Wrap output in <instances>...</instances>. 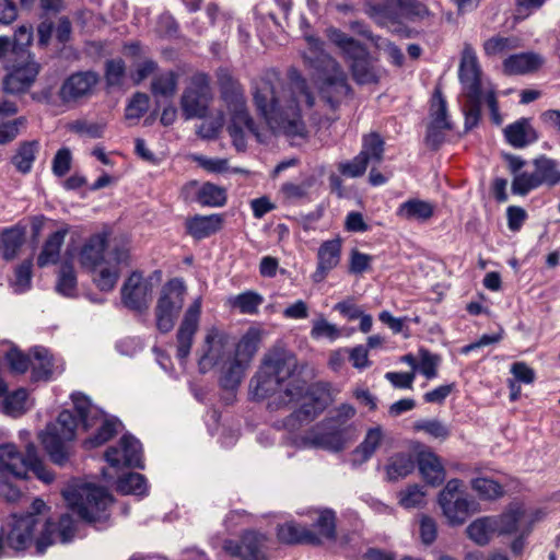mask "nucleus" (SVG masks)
<instances>
[{"instance_id":"1","label":"nucleus","mask_w":560,"mask_h":560,"mask_svg":"<svg viewBox=\"0 0 560 560\" xmlns=\"http://www.w3.org/2000/svg\"><path fill=\"white\" fill-rule=\"evenodd\" d=\"M298 358L293 352L275 348L265 354L249 382L252 398L264 400L270 397L268 409L271 411L302 401L299 409L283 419L282 425L290 432L315 420L329 400V384H307L298 374Z\"/></svg>"},{"instance_id":"2","label":"nucleus","mask_w":560,"mask_h":560,"mask_svg":"<svg viewBox=\"0 0 560 560\" xmlns=\"http://www.w3.org/2000/svg\"><path fill=\"white\" fill-rule=\"evenodd\" d=\"M253 90L257 110L275 132L291 139L306 137L299 101L283 89L279 79L259 78L253 82Z\"/></svg>"},{"instance_id":"3","label":"nucleus","mask_w":560,"mask_h":560,"mask_svg":"<svg viewBox=\"0 0 560 560\" xmlns=\"http://www.w3.org/2000/svg\"><path fill=\"white\" fill-rule=\"evenodd\" d=\"M218 80L221 97L231 113V120L226 128L228 132L236 151L244 152L247 148L244 132L245 129L261 142L258 126L249 115L242 85L229 73L228 70H220Z\"/></svg>"},{"instance_id":"4","label":"nucleus","mask_w":560,"mask_h":560,"mask_svg":"<svg viewBox=\"0 0 560 560\" xmlns=\"http://www.w3.org/2000/svg\"><path fill=\"white\" fill-rule=\"evenodd\" d=\"M327 36L341 50L357 84L368 85L380 82L381 71L376 65L377 59L363 44L335 27L327 30Z\"/></svg>"},{"instance_id":"5","label":"nucleus","mask_w":560,"mask_h":560,"mask_svg":"<svg viewBox=\"0 0 560 560\" xmlns=\"http://www.w3.org/2000/svg\"><path fill=\"white\" fill-rule=\"evenodd\" d=\"M305 59L318 72L317 84L320 100L331 109H337L342 100L352 91L339 63L324 51H312L311 56H305Z\"/></svg>"},{"instance_id":"6","label":"nucleus","mask_w":560,"mask_h":560,"mask_svg":"<svg viewBox=\"0 0 560 560\" xmlns=\"http://www.w3.org/2000/svg\"><path fill=\"white\" fill-rule=\"evenodd\" d=\"M62 495L69 509L86 523H103L109 517L107 508L113 499L104 487L92 483L74 485L63 490Z\"/></svg>"},{"instance_id":"7","label":"nucleus","mask_w":560,"mask_h":560,"mask_svg":"<svg viewBox=\"0 0 560 560\" xmlns=\"http://www.w3.org/2000/svg\"><path fill=\"white\" fill-rule=\"evenodd\" d=\"M458 79L466 97L463 113L465 116V129L476 127L481 117L482 90L481 69L477 55L470 45H465L458 69Z\"/></svg>"},{"instance_id":"8","label":"nucleus","mask_w":560,"mask_h":560,"mask_svg":"<svg viewBox=\"0 0 560 560\" xmlns=\"http://www.w3.org/2000/svg\"><path fill=\"white\" fill-rule=\"evenodd\" d=\"M78 425L79 421L73 411L65 409L40 433V442L55 465L62 467L69 462Z\"/></svg>"},{"instance_id":"9","label":"nucleus","mask_w":560,"mask_h":560,"mask_svg":"<svg viewBox=\"0 0 560 560\" xmlns=\"http://www.w3.org/2000/svg\"><path fill=\"white\" fill-rule=\"evenodd\" d=\"M71 400L84 430H89L102 420V424L96 432L83 441V446L86 450L98 447L117 434L121 422L116 417L104 418V411L95 406L89 396L75 392L71 394Z\"/></svg>"},{"instance_id":"10","label":"nucleus","mask_w":560,"mask_h":560,"mask_svg":"<svg viewBox=\"0 0 560 560\" xmlns=\"http://www.w3.org/2000/svg\"><path fill=\"white\" fill-rule=\"evenodd\" d=\"M438 503L447 524L463 525L472 514L478 512L479 504L464 489L463 481L453 478L446 482L438 495Z\"/></svg>"},{"instance_id":"11","label":"nucleus","mask_w":560,"mask_h":560,"mask_svg":"<svg viewBox=\"0 0 560 560\" xmlns=\"http://www.w3.org/2000/svg\"><path fill=\"white\" fill-rule=\"evenodd\" d=\"M533 172H523L513 177L511 190L514 195L526 196L541 186L560 185V163L545 154L532 161Z\"/></svg>"},{"instance_id":"12","label":"nucleus","mask_w":560,"mask_h":560,"mask_svg":"<svg viewBox=\"0 0 560 560\" xmlns=\"http://www.w3.org/2000/svg\"><path fill=\"white\" fill-rule=\"evenodd\" d=\"M241 348L249 350L250 353L255 351V347L252 346L250 339L247 336L240 341L237 350H235L234 343L230 342L225 334L214 328L211 329L205 338V350L198 360L199 372L206 374L214 366L231 360L237 355V351Z\"/></svg>"},{"instance_id":"13","label":"nucleus","mask_w":560,"mask_h":560,"mask_svg":"<svg viewBox=\"0 0 560 560\" xmlns=\"http://www.w3.org/2000/svg\"><path fill=\"white\" fill-rule=\"evenodd\" d=\"M211 98L210 77L205 72L192 74L179 101L185 120L206 117Z\"/></svg>"},{"instance_id":"14","label":"nucleus","mask_w":560,"mask_h":560,"mask_svg":"<svg viewBox=\"0 0 560 560\" xmlns=\"http://www.w3.org/2000/svg\"><path fill=\"white\" fill-rule=\"evenodd\" d=\"M184 300L185 285L180 280H170L163 287L155 306V325L161 334H167L174 328Z\"/></svg>"},{"instance_id":"15","label":"nucleus","mask_w":560,"mask_h":560,"mask_svg":"<svg viewBox=\"0 0 560 560\" xmlns=\"http://www.w3.org/2000/svg\"><path fill=\"white\" fill-rule=\"evenodd\" d=\"M100 81L94 70L75 71L62 81L58 96L65 105H77L94 94Z\"/></svg>"},{"instance_id":"16","label":"nucleus","mask_w":560,"mask_h":560,"mask_svg":"<svg viewBox=\"0 0 560 560\" xmlns=\"http://www.w3.org/2000/svg\"><path fill=\"white\" fill-rule=\"evenodd\" d=\"M9 70L3 79V90L8 94H22L27 92L34 84L40 66L32 57L26 59L14 58L11 63H5Z\"/></svg>"},{"instance_id":"17","label":"nucleus","mask_w":560,"mask_h":560,"mask_svg":"<svg viewBox=\"0 0 560 560\" xmlns=\"http://www.w3.org/2000/svg\"><path fill=\"white\" fill-rule=\"evenodd\" d=\"M267 536L256 530H246L240 540L225 539L223 550L240 560H267L265 551Z\"/></svg>"},{"instance_id":"18","label":"nucleus","mask_w":560,"mask_h":560,"mask_svg":"<svg viewBox=\"0 0 560 560\" xmlns=\"http://www.w3.org/2000/svg\"><path fill=\"white\" fill-rule=\"evenodd\" d=\"M303 442L308 447L338 453L346 446L345 430L325 419L303 438Z\"/></svg>"},{"instance_id":"19","label":"nucleus","mask_w":560,"mask_h":560,"mask_svg":"<svg viewBox=\"0 0 560 560\" xmlns=\"http://www.w3.org/2000/svg\"><path fill=\"white\" fill-rule=\"evenodd\" d=\"M106 462L113 467L126 466L143 469L142 445L131 434H124L119 447L112 446L105 452Z\"/></svg>"},{"instance_id":"20","label":"nucleus","mask_w":560,"mask_h":560,"mask_svg":"<svg viewBox=\"0 0 560 560\" xmlns=\"http://www.w3.org/2000/svg\"><path fill=\"white\" fill-rule=\"evenodd\" d=\"M120 293L124 306L141 313L149 307L152 284L143 279L141 272L133 271L124 282Z\"/></svg>"},{"instance_id":"21","label":"nucleus","mask_w":560,"mask_h":560,"mask_svg":"<svg viewBox=\"0 0 560 560\" xmlns=\"http://www.w3.org/2000/svg\"><path fill=\"white\" fill-rule=\"evenodd\" d=\"M36 525L37 518L34 515L25 514L18 516L14 514L8 525V532L4 533L3 528L1 530L4 546L16 551L25 550L33 540Z\"/></svg>"},{"instance_id":"22","label":"nucleus","mask_w":560,"mask_h":560,"mask_svg":"<svg viewBox=\"0 0 560 560\" xmlns=\"http://www.w3.org/2000/svg\"><path fill=\"white\" fill-rule=\"evenodd\" d=\"M201 303L196 300L189 305L176 332V358L185 363L190 354L194 337L198 330Z\"/></svg>"},{"instance_id":"23","label":"nucleus","mask_w":560,"mask_h":560,"mask_svg":"<svg viewBox=\"0 0 560 560\" xmlns=\"http://www.w3.org/2000/svg\"><path fill=\"white\" fill-rule=\"evenodd\" d=\"M128 258V250L122 247L116 246L108 252V260L104 262L106 266L93 279L101 291L109 292L115 288L120 276L119 266L126 264Z\"/></svg>"},{"instance_id":"24","label":"nucleus","mask_w":560,"mask_h":560,"mask_svg":"<svg viewBox=\"0 0 560 560\" xmlns=\"http://www.w3.org/2000/svg\"><path fill=\"white\" fill-rule=\"evenodd\" d=\"M364 13L380 26L400 24V0H365Z\"/></svg>"},{"instance_id":"25","label":"nucleus","mask_w":560,"mask_h":560,"mask_svg":"<svg viewBox=\"0 0 560 560\" xmlns=\"http://www.w3.org/2000/svg\"><path fill=\"white\" fill-rule=\"evenodd\" d=\"M56 529H58V536L60 541L66 544L69 542L75 533L73 520L69 514L60 516L58 524L47 521L44 525L40 536L36 540V550L38 553H44L50 545L54 544L52 536Z\"/></svg>"},{"instance_id":"26","label":"nucleus","mask_w":560,"mask_h":560,"mask_svg":"<svg viewBox=\"0 0 560 560\" xmlns=\"http://www.w3.org/2000/svg\"><path fill=\"white\" fill-rule=\"evenodd\" d=\"M340 254L341 242L339 238L322 243L317 252V268L312 275L314 282H322L328 272L337 267L340 261Z\"/></svg>"},{"instance_id":"27","label":"nucleus","mask_w":560,"mask_h":560,"mask_svg":"<svg viewBox=\"0 0 560 560\" xmlns=\"http://www.w3.org/2000/svg\"><path fill=\"white\" fill-rule=\"evenodd\" d=\"M277 537L280 542L285 545L307 544L312 546H319L323 542L319 536L316 535V532L293 521L278 525Z\"/></svg>"},{"instance_id":"28","label":"nucleus","mask_w":560,"mask_h":560,"mask_svg":"<svg viewBox=\"0 0 560 560\" xmlns=\"http://www.w3.org/2000/svg\"><path fill=\"white\" fill-rule=\"evenodd\" d=\"M0 471L14 479H26V453L23 455L14 444L0 445Z\"/></svg>"},{"instance_id":"29","label":"nucleus","mask_w":560,"mask_h":560,"mask_svg":"<svg viewBox=\"0 0 560 560\" xmlns=\"http://www.w3.org/2000/svg\"><path fill=\"white\" fill-rule=\"evenodd\" d=\"M107 234L97 233L89 237L80 252V262L83 267L95 269L103 262L108 260V254L105 255L107 248Z\"/></svg>"},{"instance_id":"30","label":"nucleus","mask_w":560,"mask_h":560,"mask_svg":"<svg viewBox=\"0 0 560 560\" xmlns=\"http://www.w3.org/2000/svg\"><path fill=\"white\" fill-rule=\"evenodd\" d=\"M503 132L506 142L515 149L526 148L539 139L538 132L530 124V119L525 117L508 125Z\"/></svg>"},{"instance_id":"31","label":"nucleus","mask_w":560,"mask_h":560,"mask_svg":"<svg viewBox=\"0 0 560 560\" xmlns=\"http://www.w3.org/2000/svg\"><path fill=\"white\" fill-rule=\"evenodd\" d=\"M222 224L223 218L221 214H196L195 217L186 220L185 228L187 234L192 238L200 241L219 232L222 229Z\"/></svg>"},{"instance_id":"32","label":"nucleus","mask_w":560,"mask_h":560,"mask_svg":"<svg viewBox=\"0 0 560 560\" xmlns=\"http://www.w3.org/2000/svg\"><path fill=\"white\" fill-rule=\"evenodd\" d=\"M544 65V58L536 52H521L509 56L503 61V71L508 75L527 74L537 71Z\"/></svg>"},{"instance_id":"33","label":"nucleus","mask_w":560,"mask_h":560,"mask_svg":"<svg viewBox=\"0 0 560 560\" xmlns=\"http://www.w3.org/2000/svg\"><path fill=\"white\" fill-rule=\"evenodd\" d=\"M179 74L174 70L161 71L153 75L150 92L156 105L160 100L171 101L177 93Z\"/></svg>"},{"instance_id":"34","label":"nucleus","mask_w":560,"mask_h":560,"mask_svg":"<svg viewBox=\"0 0 560 560\" xmlns=\"http://www.w3.org/2000/svg\"><path fill=\"white\" fill-rule=\"evenodd\" d=\"M417 465L425 482L439 486L445 479V469L436 454L431 451H422L417 455Z\"/></svg>"},{"instance_id":"35","label":"nucleus","mask_w":560,"mask_h":560,"mask_svg":"<svg viewBox=\"0 0 560 560\" xmlns=\"http://www.w3.org/2000/svg\"><path fill=\"white\" fill-rule=\"evenodd\" d=\"M40 150L38 140H25L18 144L14 154L11 156L10 162L15 171L22 175L30 174L33 170V164Z\"/></svg>"},{"instance_id":"36","label":"nucleus","mask_w":560,"mask_h":560,"mask_svg":"<svg viewBox=\"0 0 560 560\" xmlns=\"http://www.w3.org/2000/svg\"><path fill=\"white\" fill-rule=\"evenodd\" d=\"M25 234L26 228L21 224L3 229L0 235V255L4 260L10 261L16 257L24 243Z\"/></svg>"},{"instance_id":"37","label":"nucleus","mask_w":560,"mask_h":560,"mask_svg":"<svg viewBox=\"0 0 560 560\" xmlns=\"http://www.w3.org/2000/svg\"><path fill=\"white\" fill-rule=\"evenodd\" d=\"M247 363L237 355L221 364L220 386L225 390H235L242 383Z\"/></svg>"},{"instance_id":"38","label":"nucleus","mask_w":560,"mask_h":560,"mask_svg":"<svg viewBox=\"0 0 560 560\" xmlns=\"http://www.w3.org/2000/svg\"><path fill=\"white\" fill-rule=\"evenodd\" d=\"M434 205L418 198L408 199L400 203L396 214L408 221L424 222L433 217Z\"/></svg>"},{"instance_id":"39","label":"nucleus","mask_w":560,"mask_h":560,"mask_svg":"<svg viewBox=\"0 0 560 560\" xmlns=\"http://www.w3.org/2000/svg\"><path fill=\"white\" fill-rule=\"evenodd\" d=\"M494 521L493 527L498 535H513L526 526L529 520H525V512L517 508L511 509L498 516H491Z\"/></svg>"},{"instance_id":"40","label":"nucleus","mask_w":560,"mask_h":560,"mask_svg":"<svg viewBox=\"0 0 560 560\" xmlns=\"http://www.w3.org/2000/svg\"><path fill=\"white\" fill-rule=\"evenodd\" d=\"M68 234V229H60L48 236L37 257V266L44 268L59 261L60 249Z\"/></svg>"},{"instance_id":"41","label":"nucleus","mask_w":560,"mask_h":560,"mask_svg":"<svg viewBox=\"0 0 560 560\" xmlns=\"http://www.w3.org/2000/svg\"><path fill=\"white\" fill-rule=\"evenodd\" d=\"M32 358L34 362H32V372L31 380L33 382H47L52 376V357L48 349L44 347H35L32 350Z\"/></svg>"},{"instance_id":"42","label":"nucleus","mask_w":560,"mask_h":560,"mask_svg":"<svg viewBox=\"0 0 560 560\" xmlns=\"http://www.w3.org/2000/svg\"><path fill=\"white\" fill-rule=\"evenodd\" d=\"M316 518L313 520V527L317 529L319 538L335 540L337 537V515L332 509L325 508L316 510Z\"/></svg>"},{"instance_id":"43","label":"nucleus","mask_w":560,"mask_h":560,"mask_svg":"<svg viewBox=\"0 0 560 560\" xmlns=\"http://www.w3.org/2000/svg\"><path fill=\"white\" fill-rule=\"evenodd\" d=\"M416 462L411 454L399 453L390 457L386 466V475L389 481H397L398 479L407 477L413 471Z\"/></svg>"},{"instance_id":"44","label":"nucleus","mask_w":560,"mask_h":560,"mask_svg":"<svg viewBox=\"0 0 560 560\" xmlns=\"http://www.w3.org/2000/svg\"><path fill=\"white\" fill-rule=\"evenodd\" d=\"M493 523L491 516L479 517L467 526L466 534L478 546H486L490 542L491 535L495 533Z\"/></svg>"},{"instance_id":"45","label":"nucleus","mask_w":560,"mask_h":560,"mask_svg":"<svg viewBox=\"0 0 560 560\" xmlns=\"http://www.w3.org/2000/svg\"><path fill=\"white\" fill-rule=\"evenodd\" d=\"M28 471H32L37 479L47 485L55 479L54 472L45 466L33 443L26 445V475Z\"/></svg>"},{"instance_id":"46","label":"nucleus","mask_w":560,"mask_h":560,"mask_svg":"<svg viewBox=\"0 0 560 560\" xmlns=\"http://www.w3.org/2000/svg\"><path fill=\"white\" fill-rule=\"evenodd\" d=\"M117 491L121 494L145 495L148 493L147 479L139 472H128L119 477Z\"/></svg>"},{"instance_id":"47","label":"nucleus","mask_w":560,"mask_h":560,"mask_svg":"<svg viewBox=\"0 0 560 560\" xmlns=\"http://www.w3.org/2000/svg\"><path fill=\"white\" fill-rule=\"evenodd\" d=\"M384 434L380 425L370 428L363 441L355 447L354 454L360 456L361 462L369 460L383 441Z\"/></svg>"},{"instance_id":"48","label":"nucleus","mask_w":560,"mask_h":560,"mask_svg":"<svg viewBox=\"0 0 560 560\" xmlns=\"http://www.w3.org/2000/svg\"><path fill=\"white\" fill-rule=\"evenodd\" d=\"M430 116V125L444 127V129H452V124L447 116V103L440 88L434 90L431 102Z\"/></svg>"},{"instance_id":"49","label":"nucleus","mask_w":560,"mask_h":560,"mask_svg":"<svg viewBox=\"0 0 560 560\" xmlns=\"http://www.w3.org/2000/svg\"><path fill=\"white\" fill-rule=\"evenodd\" d=\"M470 487L481 500L493 501L504 494L502 485L491 478H474L470 481Z\"/></svg>"},{"instance_id":"50","label":"nucleus","mask_w":560,"mask_h":560,"mask_svg":"<svg viewBox=\"0 0 560 560\" xmlns=\"http://www.w3.org/2000/svg\"><path fill=\"white\" fill-rule=\"evenodd\" d=\"M1 398L3 413L11 417H20L26 411L27 390L25 388H18L12 393H5Z\"/></svg>"},{"instance_id":"51","label":"nucleus","mask_w":560,"mask_h":560,"mask_svg":"<svg viewBox=\"0 0 560 560\" xmlns=\"http://www.w3.org/2000/svg\"><path fill=\"white\" fill-rule=\"evenodd\" d=\"M385 142L377 132L364 135L362 139V154L369 162L381 163L384 155Z\"/></svg>"},{"instance_id":"52","label":"nucleus","mask_w":560,"mask_h":560,"mask_svg":"<svg viewBox=\"0 0 560 560\" xmlns=\"http://www.w3.org/2000/svg\"><path fill=\"white\" fill-rule=\"evenodd\" d=\"M197 201L201 206L222 207L226 202V194L222 187L205 183L197 192Z\"/></svg>"},{"instance_id":"53","label":"nucleus","mask_w":560,"mask_h":560,"mask_svg":"<svg viewBox=\"0 0 560 560\" xmlns=\"http://www.w3.org/2000/svg\"><path fill=\"white\" fill-rule=\"evenodd\" d=\"M262 302V295L255 291H245L231 299L232 306L242 314H256Z\"/></svg>"},{"instance_id":"54","label":"nucleus","mask_w":560,"mask_h":560,"mask_svg":"<svg viewBox=\"0 0 560 560\" xmlns=\"http://www.w3.org/2000/svg\"><path fill=\"white\" fill-rule=\"evenodd\" d=\"M77 290V277L72 265L65 262L59 271L56 291L67 298L74 296Z\"/></svg>"},{"instance_id":"55","label":"nucleus","mask_w":560,"mask_h":560,"mask_svg":"<svg viewBox=\"0 0 560 560\" xmlns=\"http://www.w3.org/2000/svg\"><path fill=\"white\" fill-rule=\"evenodd\" d=\"M126 74V63L121 58L108 59L104 65V79L108 88L120 86Z\"/></svg>"},{"instance_id":"56","label":"nucleus","mask_w":560,"mask_h":560,"mask_svg":"<svg viewBox=\"0 0 560 560\" xmlns=\"http://www.w3.org/2000/svg\"><path fill=\"white\" fill-rule=\"evenodd\" d=\"M150 97L142 92H136L128 102L125 109V118L127 120H138L149 109Z\"/></svg>"},{"instance_id":"57","label":"nucleus","mask_w":560,"mask_h":560,"mask_svg":"<svg viewBox=\"0 0 560 560\" xmlns=\"http://www.w3.org/2000/svg\"><path fill=\"white\" fill-rule=\"evenodd\" d=\"M106 124L93 122L85 119H78L69 124V130L80 135L86 136L92 139L102 138L105 131Z\"/></svg>"},{"instance_id":"58","label":"nucleus","mask_w":560,"mask_h":560,"mask_svg":"<svg viewBox=\"0 0 560 560\" xmlns=\"http://www.w3.org/2000/svg\"><path fill=\"white\" fill-rule=\"evenodd\" d=\"M341 336L340 329L335 325L329 323L324 317H320L313 322V326L311 329V337L315 340L318 339H328L329 341H335Z\"/></svg>"},{"instance_id":"59","label":"nucleus","mask_w":560,"mask_h":560,"mask_svg":"<svg viewBox=\"0 0 560 560\" xmlns=\"http://www.w3.org/2000/svg\"><path fill=\"white\" fill-rule=\"evenodd\" d=\"M419 359L420 362L418 363L417 370H419L428 380L436 377L438 366L441 361L440 355L430 352L428 349L421 348L419 350Z\"/></svg>"},{"instance_id":"60","label":"nucleus","mask_w":560,"mask_h":560,"mask_svg":"<svg viewBox=\"0 0 560 560\" xmlns=\"http://www.w3.org/2000/svg\"><path fill=\"white\" fill-rule=\"evenodd\" d=\"M429 13L427 5L419 0H400V24L404 20L424 19Z\"/></svg>"},{"instance_id":"61","label":"nucleus","mask_w":560,"mask_h":560,"mask_svg":"<svg viewBox=\"0 0 560 560\" xmlns=\"http://www.w3.org/2000/svg\"><path fill=\"white\" fill-rule=\"evenodd\" d=\"M425 492L419 485L408 486L399 493V504L405 509L419 508L424 504Z\"/></svg>"},{"instance_id":"62","label":"nucleus","mask_w":560,"mask_h":560,"mask_svg":"<svg viewBox=\"0 0 560 560\" xmlns=\"http://www.w3.org/2000/svg\"><path fill=\"white\" fill-rule=\"evenodd\" d=\"M33 39V30L31 26L22 25L20 26L14 34L13 40L14 47L16 49V57L24 59H28L31 56L27 47L32 43Z\"/></svg>"},{"instance_id":"63","label":"nucleus","mask_w":560,"mask_h":560,"mask_svg":"<svg viewBox=\"0 0 560 560\" xmlns=\"http://www.w3.org/2000/svg\"><path fill=\"white\" fill-rule=\"evenodd\" d=\"M32 267L31 259L24 260L15 269L14 292L23 293L31 288L32 283Z\"/></svg>"},{"instance_id":"64","label":"nucleus","mask_w":560,"mask_h":560,"mask_svg":"<svg viewBox=\"0 0 560 560\" xmlns=\"http://www.w3.org/2000/svg\"><path fill=\"white\" fill-rule=\"evenodd\" d=\"M369 163L366 158L359 153L352 160L340 163L338 170L343 176L360 177L365 173Z\"/></svg>"}]
</instances>
